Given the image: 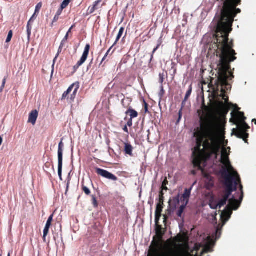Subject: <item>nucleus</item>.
<instances>
[{"label": "nucleus", "instance_id": "nucleus-1", "mask_svg": "<svg viewBox=\"0 0 256 256\" xmlns=\"http://www.w3.org/2000/svg\"><path fill=\"white\" fill-rule=\"evenodd\" d=\"M224 6L222 10L221 18L218 23L216 34L214 36L216 54L220 60L234 62L236 59V54L233 49V40L228 42L229 34L232 30V25L234 17L241 12L236 6L241 4V0H222Z\"/></svg>", "mask_w": 256, "mask_h": 256}, {"label": "nucleus", "instance_id": "nucleus-2", "mask_svg": "<svg viewBox=\"0 0 256 256\" xmlns=\"http://www.w3.org/2000/svg\"><path fill=\"white\" fill-rule=\"evenodd\" d=\"M231 62L228 60H220L216 68L218 70V78L214 80V78H211L208 84L209 87L214 90V94L222 98L226 104H224L223 102H219L220 112L224 116H226L229 112L230 106H232L237 110H240L236 104L228 102V97L226 94L227 91L230 90L232 88L228 80L234 78L233 74L230 72Z\"/></svg>", "mask_w": 256, "mask_h": 256}, {"label": "nucleus", "instance_id": "nucleus-3", "mask_svg": "<svg viewBox=\"0 0 256 256\" xmlns=\"http://www.w3.org/2000/svg\"><path fill=\"white\" fill-rule=\"evenodd\" d=\"M221 148V144L218 136H210L209 138L206 139L204 143V148L196 146L192 152V164L194 167L201 170V164L202 162H206L212 156L216 159Z\"/></svg>", "mask_w": 256, "mask_h": 256}, {"label": "nucleus", "instance_id": "nucleus-4", "mask_svg": "<svg viewBox=\"0 0 256 256\" xmlns=\"http://www.w3.org/2000/svg\"><path fill=\"white\" fill-rule=\"evenodd\" d=\"M222 128L220 121L216 116L210 115L202 120L200 128H198L194 134L196 138V146L201 148L204 146L206 139L209 138L210 136H217V133Z\"/></svg>", "mask_w": 256, "mask_h": 256}, {"label": "nucleus", "instance_id": "nucleus-5", "mask_svg": "<svg viewBox=\"0 0 256 256\" xmlns=\"http://www.w3.org/2000/svg\"><path fill=\"white\" fill-rule=\"evenodd\" d=\"M224 189L219 192L217 198L210 200L209 206L212 209H220L226 204L232 192L236 190V186H232V178L229 174L224 176Z\"/></svg>", "mask_w": 256, "mask_h": 256}, {"label": "nucleus", "instance_id": "nucleus-6", "mask_svg": "<svg viewBox=\"0 0 256 256\" xmlns=\"http://www.w3.org/2000/svg\"><path fill=\"white\" fill-rule=\"evenodd\" d=\"M237 129L233 130V133L239 138L242 139L246 143H248V138L249 134L246 132L250 128L246 122V118L244 113L241 112H238L236 114Z\"/></svg>", "mask_w": 256, "mask_h": 256}, {"label": "nucleus", "instance_id": "nucleus-7", "mask_svg": "<svg viewBox=\"0 0 256 256\" xmlns=\"http://www.w3.org/2000/svg\"><path fill=\"white\" fill-rule=\"evenodd\" d=\"M228 204L224 210L220 214V219L223 224L229 220L232 213V210H237L240 206V202L236 199L235 196H232L230 198H228Z\"/></svg>", "mask_w": 256, "mask_h": 256}, {"label": "nucleus", "instance_id": "nucleus-8", "mask_svg": "<svg viewBox=\"0 0 256 256\" xmlns=\"http://www.w3.org/2000/svg\"><path fill=\"white\" fill-rule=\"evenodd\" d=\"M226 174L230 175L232 178V186H236V189L238 188V186L239 185L240 189V196L239 200H238L239 202H240V203L242 202L243 198H244V192H243V186L241 184V180L240 177L239 175L238 174V172H234V175L232 176V174H230L228 170H224L222 172V175L224 176H224H226Z\"/></svg>", "mask_w": 256, "mask_h": 256}, {"label": "nucleus", "instance_id": "nucleus-9", "mask_svg": "<svg viewBox=\"0 0 256 256\" xmlns=\"http://www.w3.org/2000/svg\"><path fill=\"white\" fill-rule=\"evenodd\" d=\"M64 144L62 142V139L58 144V174L60 180H62V154Z\"/></svg>", "mask_w": 256, "mask_h": 256}, {"label": "nucleus", "instance_id": "nucleus-10", "mask_svg": "<svg viewBox=\"0 0 256 256\" xmlns=\"http://www.w3.org/2000/svg\"><path fill=\"white\" fill-rule=\"evenodd\" d=\"M94 169L96 174L104 178L113 181H116L118 180V178L115 175L110 172L106 170L97 167L95 168Z\"/></svg>", "mask_w": 256, "mask_h": 256}, {"label": "nucleus", "instance_id": "nucleus-11", "mask_svg": "<svg viewBox=\"0 0 256 256\" xmlns=\"http://www.w3.org/2000/svg\"><path fill=\"white\" fill-rule=\"evenodd\" d=\"M90 50V44H86L80 60L73 67L74 72H76L78 68L86 61L89 54Z\"/></svg>", "mask_w": 256, "mask_h": 256}, {"label": "nucleus", "instance_id": "nucleus-12", "mask_svg": "<svg viewBox=\"0 0 256 256\" xmlns=\"http://www.w3.org/2000/svg\"><path fill=\"white\" fill-rule=\"evenodd\" d=\"M93 186L92 182L91 180L88 179L86 182L84 181V179H82V191L85 193V194L87 196H89L91 192L90 190L89 186Z\"/></svg>", "mask_w": 256, "mask_h": 256}, {"label": "nucleus", "instance_id": "nucleus-13", "mask_svg": "<svg viewBox=\"0 0 256 256\" xmlns=\"http://www.w3.org/2000/svg\"><path fill=\"white\" fill-rule=\"evenodd\" d=\"M180 200L178 196L176 197H174L172 200H170L168 202L169 206L168 209L167 210V214H170L172 212V210H174L176 206L179 204Z\"/></svg>", "mask_w": 256, "mask_h": 256}, {"label": "nucleus", "instance_id": "nucleus-14", "mask_svg": "<svg viewBox=\"0 0 256 256\" xmlns=\"http://www.w3.org/2000/svg\"><path fill=\"white\" fill-rule=\"evenodd\" d=\"M194 182L189 188H186L184 193L182 196L181 200L182 204H188L189 202V198L191 194V191L194 185L195 184Z\"/></svg>", "mask_w": 256, "mask_h": 256}, {"label": "nucleus", "instance_id": "nucleus-15", "mask_svg": "<svg viewBox=\"0 0 256 256\" xmlns=\"http://www.w3.org/2000/svg\"><path fill=\"white\" fill-rule=\"evenodd\" d=\"M38 112L36 110H32L29 114L28 122L35 124L38 117Z\"/></svg>", "mask_w": 256, "mask_h": 256}, {"label": "nucleus", "instance_id": "nucleus-16", "mask_svg": "<svg viewBox=\"0 0 256 256\" xmlns=\"http://www.w3.org/2000/svg\"><path fill=\"white\" fill-rule=\"evenodd\" d=\"M102 0H97L94 2L92 6H89L88 12L89 14H93L96 10L99 8V5Z\"/></svg>", "mask_w": 256, "mask_h": 256}, {"label": "nucleus", "instance_id": "nucleus-17", "mask_svg": "<svg viewBox=\"0 0 256 256\" xmlns=\"http://www.w3.org/2000/svg\"><path fill=\"white\" fill-rule=\"evenodd\" d=\"M124 152H125V154L130 156H132L133 147L128 142H124Z\"/></svg>", "mask_w": 256, "mask_h": 256}, {"label": "nucleus", "instance_id": "nucleus-18", "mask_svg": "<svg viewBox=\"0 0 256 256\" xmlns=\"http://www.w3.org/2000/svg\"><path fill=\"white\" fill-rule=\"evenodd\" d=\"M126 114H129L130 118H134L138 116V112L134 110L132 108L130 107L126 112Z\"/></svg>", "mask_w": 256, "mask_h": 256}, {"label": "nucleus", "instance_id": "nucleus-19", "mask_svg": "<svg viewBox=\"0 0 256 256\" xmlns=\"http://www.w3.org/2000/svg\"><path fill=\"white\" fill-rule=\"evenodd\" d=\"M220 162L224 164L226 167L230 169L232 168L230 164L228 157L227 158L226 157H221Z\"/></svg>", "mask_w": 256, "mask_h": 256}, {"label": "nucleus", "instance_id": "nucleus-20", "mask_svg": "<svg viewBox=\"0 0 256 256\" xmlns=\"http://www.w3.org/2000/svg\"><path fill=\"white\" fill-rule=\"evenodd\" d=\"M68 34H66V35L64 37V38H63V40H62L61 44H60V48H59L58 52L56 56L55 57V58L54 60V64L55 62V60H56V59L58 57V56L59 55V52H60V48L63 47L64 43L67 41V40L68 39Z\"/></svg>", "mask_w": 256, "mask_h": 256}, {"label": "nucleus", "instance_id": "nucleus-21", "mask_svg": "<svg viewBox=\"0 0 256 256\" xmlns=\"http://www.w3.org/2000/svg\"><path fill=\"white\" fill-rule=\"evenodd\" d=\"M74 91L72 92V94L70 96V100L72 101H74V100L75 99L76 93H77L78 90L79 88L78 83L74 84Z\"/></svg>", "mask_w": 256, "mask_h": 256}, {"label": "nucleus", "instance_id": "nucleus-22", "mask_svg": "<svg viewBox=\"0 0 256 256\" xmlns=\"http://www.w3.org/2000/svg\"><path fill=\"white\" fill-rule=\"evenodd\" d=\"M187 204H182V205L180 206V208L176 212V214L178 217L182 218V214Z\"/></svg>", "mask_w": 256, "mask_h": 256}, {"label": "nucleus", "instance_id": "nucleus-23", "mask_svg": "<svg viewBox=\"0 0 256 256\" xmlns=\"http://www.w3.org/2000/svg\"><path fill=\"white\" fill-rule=\"evenodd\" d=\"M158 256V251L156 248H153L152 250H150L148 254V256ZM164 256H177L174 254H170V255H166Z\"/></svg>", "mask_w": 256, "mask_h": 256}, {"label": "nucleus", "instance_id": "nucleus-24", "mask_svg": "<svg viewBox=\"0 0 256 256\" xmlns=\"http://www.w3.org/2000/svg\"><path fill=\"white\" fill-rule=\"evenodd\" d=\"M74 84H72L68 88V89L67 90L66 92H65L63 94H62V98L64 99V98H66L67 96H68V94H70V92L72 91V90L74 89Z\"/></svg>", "mask_w": 256, "mask_h": 256}, {"label": "nucleus", "instance_id": "nucleus-25", "mask_svg": "<svg viewBox=\"0 0 256 256\" xmlns=\"http://www.w3.org/2000/svg\"><path fill=\"white\" fill-rule=\"evenodd\" d=\"M164 204L158 203L156 206L155 214H162V212L164 208Z\"/></svg>", "mask_w": 256, "mask_h": 256}, {"label": "nucleus", "instance_id": "nucleus-26", "mask_svg": "<svg viewBox=\"0 0 256 256\" xmlns=\"http://www.w3.org/2000/svg\"><path fill=\"white\" fill-rule=\"evenodd\" d=\"M124 28L122 27L120 28L118 34L116 36V41H115L114 43V44L113 46H114L115 44H116V43L118 42V40H120V38L122 37V36L124 33Z\"/></svg>", "mask_w": 256, "mask_h": 256}, {"label": "nucleus", "instance_id": "nucleus-27", "mask_svg": "<svg viewBox=\"0 0 256 256\" xmlns=\"http://www.w3.org/2000/svg\"><path fill=\"white\" fill-rule=\"evenodd\" d=\"M32 26L30 24V20H29L26 26V31H27V34H28V40L30 39V35H31V31H32Z\"/></svg>", "mask_w": 256, "mask_h": 256}, {"label": "nucleus", "instance_id": "nucleus-28", "mask_svg": "<svg viewBox=\"0 0 256 256\" xmlns=\"http://www.w3.org/2000/svg\"><path fill=\"white\" fill-rule=\"evenodd\" d=\"M227 149L230 150V147H228L227 148H222L221 157H226V158H228V157L229 154H228L227 152Z\"/></svg>", "mask_w": 256, "mask_h": 256}, {"label": "nucleus", "instance_id": "nucleus-29", "mask_svg": "<svg viewBox=\"0 0 256 256\" xmlns=\"http://www.w3.org/2000/svg\"><path fill=\"white\" fill-rule=\"evenodd\" d=\"M192 92V85L190 84L189 86V88L186 92V94L185 97H184V101H186L190 96L191 95Z\"/></svg>", "mask_w": 256, "mask_h": 256}, {"label": "nucleus", "instance_id": "nucleus-30", "mask_svg": "<svg viewBox=\"0 0 256 256\" xmlns=\"http://www.w3.org/2000/svg\"><path fill=\"white\" fill-rule=\"evenodd\" d=\"M164 194L162 190H160L159 194V198L158 203L164 204Z\"/></svg>", "mask_w": 256, "mask_h": 256}, {"label": "nucleus", "instance_id": "nucleus-31", "mask_svg": "<svg viewBox=\"0 0 256 256\" xmlns=\"http://www.w3.org/2000/svg\"><path fill=\"white\" fill-rule=\"evenodd\" d=\"M50 228V227L45 226V228L44 230L43 240L44 242H46V236L48 234Z\"/></svg>", "mask_w": 256, "mask_h": 256}, {"label": "nucleus", "instance_id": "nucleus-32", "mask_svg": "<svg viewBox=\"0 0 256 256\" xmlns=\"http://www.w3.org/2000/svg\"><path fill=\"white\" fill-rule=\"evenodd\" d=\"M54 214H51L46 222V226L50 227L52 224V222L53 220Z\"/></svg>", "mask_w": 256, "mask_h": 256}, {"label": "nucleus", "instance_id": "nucleus-33", "mask_svg": "<svg viewBox=\"0 0 256 256\" xmlns=\"http://www.w3.org/2000/svg\"><path fill=\"white\" fill-rule=\"evenodd\" d=\"M42 6V2H40L37 4L35 8V14H38Z\"/></svg>", "mask_w": 256, "mask_h": 256}, {"label": "nucleus", "instance_id": "nucleus-34", "mask_svg": "<svg viewBox=\"0 0 256 256\" xmlns=\"http://www.w3.org/2000/svg\"><path fill=\"white\" fill-rule=\"evenodd\" d=\"M71 0H64L62 4H61V6L62 8H66L69 4L70 3Z\"/></svg>", "mask_w": 256, "mask_h": 256}, {"label": "nucleus", "instance_id": "nucleus-35", "mask_svg": "<svg viewBox=\"0 0 256 256\" xmlns=\"http://www.w3.org/2000/svg\"><path fill=\"white\" fill-rule=\"evenodd\" d=\"M13 33L12 30H10L6 40V42L8 43L10 42L12 37Z\"/></svg>", "mask_w": 256, "mask_h": 256}, {"label": "nucleus", "instance_id": "nucleus-36", "mask_svg": "<svg viewBox=\"0 0 256 256\" xmlns=\"http://www.w3.org/2000/svg\"><path fill=\"white\" fill-rule=\"evenodd\" d=\"M92 204L94 208H98V202L95 196H92Z\"/></svg>", "mask_w": 256, "mask_h": 256}, {"label": "nucleus", "instance_id": "nucleus-37", "mask_svg": "<svg viewBox=\"0 0 256 256\" xmlns=\"http://www.w3.org/2000/svg\"><path fill=\"white\" fill-rule=\"evenodd\" d=\"M114 46H112L107 51L106 53V54L104 55V56L103 58L102 59V60L100 64H102L104 62V60H106V57L108 56L109 52H110V50H112V48Z\"/></svg>", "mask_w": 256, "mask_h": 256}, {"label": "nucleus", "instance_id": "nucleus-38", "mask_svg": "<svg viewBox=\"0 0 256 256\" xmlns=\"http://www.w3.org/2000/svg\"><path fill=\"white\" fill-rule=\"evenodd\" d=\"M161 216L162 214H155V222L156 224L158 223V221L160 220Z\"/></svg>", "mask_w": 256, "mask_h": 256}, {"label": "nucleus", "instance_id": "nucleus-39", "mask_svg": "<svg viewBox=\"0 0 256 256\" xmlns=\"http://www.w3.org/2000/svg\"><path fill=\"white\" fill-rule=\"evenodd\" d=\"M144 112H145V114H146L148 112V104L145 102V100H144Z\"/></svg>", "mask_w": 256, "mask_h": 256}, {"label": "nucleus", "instance_id": "nucleus-40", "mask_svg": "<svg viewBox=\"0 0 256 256\" xmlns=\"http://www.w3.org/2000/svg\"><path fill=\"white\" fill-rule=\"evenodd\" d=\"M182 108L179 110V112H178V120H177V122H180V120L182 118Z\"/></svg>", "mask_w": 256, "mask_h": 256}, {"label": "nucleus", "instance_id": "nucleus-41", "mask_svg": "<svg viewBox=\"0 0 256 256\" xmlns=\"http://www.w3.org/2000/svg\"><path fill=\"white\" fill-rule=\"evenodd\" d=\"M64 9V8H62V6H60V8L56 12V15L60 16L62 14V10Z\"/></svg>", "mask_w": 256, "mask_h": 256}, {"label": "nucleus", "instance_id": "nucleus-42", "mask_svg": "<svg viewBox=\"0 0 256 256\" xmlns=\"http://www.w3.org/2000/svg\"><path fill=\"white\" fill-rule=\"evenodd\" d=\"M59 17H60L59 16H56V15L54 16V18H53L52 23L51 24V26H53L54 22H56L58 20Z\"/></svg>", "mask_w": 256, "mask_h": 256}, {"label": "nucleus", "instance_id": "nucleus-43", "mask_svg": "<svg viewBox=\"0 0 256 256\" xmlns=\"http://www.w3.org/2000/svg\"><path fill=\"white\" fill-rule=\"evenodd\" d=\"M220 234H221V229L219 228H217L216 230V236L220 237Z\"/></svg>", "mask_w": 256, "mask_h": 256}, {"label": "nucleus", "instance_id": "nucleus-44", "mask_svg": "<svg viewBox=\"0 0 256 256\" xmlns=\"http://www.w3.org/2000/svg\"><path fill=\"white\" fill-rule=\"evenodd\" d=\"M132 118H130L128 120V121L127 124H126L127 126H130V127L132 126Z\"/></svg>", "mask_w": 256, "mask_h": 256}, {"label": "nucleus", "instance_id": "nucleus-45", "mask_svg": "<svg viewBox=\"0 0 256 256\" xmlns=\"http://www.w3.org/2000/svg\"><path fill=\"white\" fill-rule=\"evenodd\" d=\"M6 78H4L2 80V85L1 86V88H0V90L1 91L2 90V89L4 88V86H5V84H6Z\"/></svg>", "mask_w": 256, "mask_h": 256}, {"label": "nucleus", "instance_id": "nucleus-46", "mask_svg": "<svg viewBox=\"0 0 256 256\" xmlns=\"http://www.w3.org/2000/svg\"><path fill=\"white\" fill-rule=\"evenodd\" d=\"M160 44H158V46H156V48H155L154 49V50H153V51H152V58H152L154 54V53L156 52V50L158 48L160 47Z\"/></svg>", "mask_w": 256, "mask_h": 256}, {"label": "nucleus", "instance_id": "nucleus-47", "mask_svg": "<svg viewBox=\"0 0 256 256\" xmlns=\"http://www.w3.org/2000/svg\"><path fill=\"white\" fill-rule=\"evenodd\" d=\"M168 183V182L166 178H164V181L162 182V185H164V186H166Z\"/></svg>", "mask_w": 256, "mask_h": 256}, {"label": "nucleus", "instance_id": "nucleus-48", "mask_svg": "<svg viewBox=\"0 0 256 256\" xmlns=\"http://www.w3.org/2000/svg\"><path fill=\"white\" fill-rule=\"evenodd\" d=\"M123 130L127 132V133H128V126L126 125L124 128H123Z\"/></svg>", "mask_w": 256, "mask_h": 256}, {"label": "nucleus", "instance_id": "nucleus-49", "mask_svg": "<svg viewBox=\"0 0 256 256\" xmlns=\"http://www.w3.org/2000/svg\"><path fill=\"white\" fill-rule=\"evenodd\" d=\"M168 190V188L166 187V186H164V185H162V192L164 190Z\"/></svg>", "mask_w": 256, "mask_h": 256}, {"label": "nucleus", "instance_id": "nucleus-50", "mask_svg": "<svg viewBox=\"0 0 256 256\" xmlns=\"http://www.w3.org/2000/svg\"><path fill=\"white\" fill-rule=\"evenodd\" d=\"M38 14H35V12H34V14L31 17V18L30 20V22L32 21V20L33 18H36Z\"/></svg>", "mask_w": 256, "mask_h": 256}, {"label": "nucleus", "instance_id": "nucleus-51", "mask_svg": "<svg viewBox=\"0 0 256 256\" xmlns=\"http://www.w3.org/2000/svg\"><path fill=\"white\" fill-rule=\"evenodd\" d=\"M163 217H164V222H166L167 220L168 216L166 214H164L163 216Z\"/></svg>", "mask_w": 256, "mask_h": 256}, {"label": "nucleus", "instance_id": "nucleus-52", "mask_svg": "<svg viewBox=\"0 0 256 256\" xmlns=\"http://www.w3.org/2000/svg\"><path fill=\"white\" fill-rule=\"evenodd\" d=\"M74 26H72L69 29V30H68V32H67L66 34H69L71 32V30H72V28H74Z\"/></svg>", "mask_w": 256, "mask_h": 256}, {"label": "nucleus", "instance_id": "nucleus-53", "mask_svg": "<svg viewBox=\"0 0 256 256\" xmlns=\"http://www.w3.org/2000/svg\"><path fill=\"white\" fill-rule=\"evenodd\" d=\"M160 82L161 83H162L163 82V80H164V78H163V77L162 76V75L160 74Z\"/></svg>", "mask_w": 256, "mask_h": 256}, {"label": "nucleus", "instance_id": "nucleus-54", "mask_svg": "<svg viewBox=\"0 0 256 256\" xmlns=\"http://www.w3.org/2000/svg\"><path fill=\"white\" fill-rule=\"evenodd\" d=\"M2 138L1 136H0V146L2 144Z\"/></svg>", "mask_w": 256, "mask_h": 256}, {"label": "nucleus", "instance_id": "nucleus-55", "mask_svg": "<svg viewBox=\"0 0 256 256\" xmlns=\"http://www.w3.org/2000/svg\"><path fill=\"white\" fill-rule=\"evenodd\" d=\"M182 256H192V255H190V254L187 253L186 254H185V255H182Z\"/></svg>", "mask_w": 256, "mask_h": 256}, {"label": "nucleus", "instance_id": "nucleus-56", "mask_svg": "<svg viewBox=\"0 0 256 256\" xmlns=\"http://www.w3.org/2000/svg\"><path fill=\"white\" fill-rule=\"evenodd\" d=\"M2 255V250L0 248V256Z\"/></svg>", "mask_w": 256, "mask_h": 256}, {"label": "nucleus", "instance_id": "nucleus-57", "mask_svg": "<svg viewBox=\"0 0 256 256\" xmlns=\"http://www.w3.org/2000/svg\"><path fill=\"white\" fill-rule=\"evenodd\" d=\"M252 122H254L255 124H256V119H253Z\"/></svg>", "mask_w": 256, "mask_h": 256}, {"label": "nucleus", "instance_id": "nucleus-58", "mask_svg": "<svg viewBox=\"0 0 256 256\" xmlns=\"http://www.w3.org/2000/svg\"><path fill=\"white\" fill-rule=\"evenodd\" d=\"M206 249H208L207 250H209L210 249V248L208 246L206 248Z\"/></svg>", "mask_w": 256, "mask_h": 256}, {"label": "nucleus", "instance_id": "nucleus-59", "mask_svg": "<svg viewBox=\"0 0 256 256\" xmlns=\"http://www.w3.org/2000/svg\"><path fill=\"white\" fill-rule=\"evenodd\" d=\"M192 173L193 174H195V172L194 170L192 171Z\"/></svg>", "mask_w": 256, "mask_h": 256}, {"label": "nucleus", "instance_id": "nucleus-60", "mask_svg": "<svg viewBox=\"0 0 256 256\" xmlns=\"http://www.w3.org/2000/svg\"><path fill=\"white\" fill-rule=\"evenodd\" d=\"M122 104H124V100H122Z\"/></svg>", "mask_w": 256, "mask_h": 256}, {"label": "nucleus", "instance_id": "nucleus-61", "mask_svg": "<svg viewBox=\"0 0 256 256\" xmlns=\"http://www.w3.org/2000/svg\"><path fill=\"white\" fill-rule=\"evenodd\" d=\"M8 256H10V253H8Z\"/></svg>", "mask_w": 256, "mask_h": 256}]
</instances>
